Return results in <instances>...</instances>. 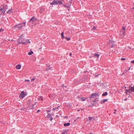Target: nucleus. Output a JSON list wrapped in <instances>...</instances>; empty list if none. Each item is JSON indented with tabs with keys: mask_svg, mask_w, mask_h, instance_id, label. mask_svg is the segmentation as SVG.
I'll list each match as a JSON object with an SVG mask.
<instances>
[{
	"mask_svg": "<svg viewBox=\"0 0 134 134\" xmlns=\"http://www.w3.org/2000/svg\"><path fill=\"white\" fill-rule=\"evenodd\" d=\"M6 9H3V11L2 12H4V13L6 11Z\"/></svg>",
	"mask_w": 134,
	"mask_h": 134,
	"instance_id": "a878e982",
	"label": "nucleus"
},
{
	"mask_svg": "<svg viewBox=\"0 0 134 134\" xmlns=\"http://www.w3.org/2000/svg\"><path fill=\"white\" fill-rule=\"evenodd\" d=\"M53 118L52 117H51L50 118L49 120L50 121H51L53 120Z\"/></svg>",
	"mask_w": 134,
	"mask_h": 134,
	"instance_id": "2f4dec72",
	"label": "nucleus"
},
{
	"mask_svg": "<svg viewBox=\"0 0 134 134\" xmlns=\"http://www.w3.org/2000/svg\"><path fill=\"white\" fill-rule=\"evenodd\" d=\"M78 98L79 99L80 98V97L79 96H78Z\"/></svg>",
	"mask_w": 134,
	"mask_h": 134,
	"instance_id": "49530a36",
	"label": "nucleus"
},
{
	"mask_svg": "<svg viewBox=\"0 0 134 134\" xmlns=\"http://www.w3.org/2000/svg\"><path fill=\"white\" fill-rule=\"evenodd\" d=\"M58 4V1L56 0H54L52 1L51 3H50L51 5H57Z\"/></svg>",
	"mask_w": 134,
	"mask_h": 134,
	"instance_id": "0eeeda50",
	"label": "nucleus"
},
{
	"mask_svg": "<svg viewBox=\"0 0 134 134\" xmlns=\"http://www.w3.org/2000/svg\"><path fill=\"white\" fill-rule=\"evenodd\" d=\"M108 43L111 45L110 47L111 48L113 47L115 45L114 42L111 41V40L109 41L108 42Z\"/></svg>",
	"mask_w": 134,
	"mask_h": 134,
	"instance_id": "20e7f679",
	"label": "nucleus"
},
{
	"mask_svg": "<svg viewBox=\"0 0 134 134\" xmlns=\"http://www.w3.org/2000/svg\"><path fill=\"white\" fill-rule=\"evenodd\" d=\"M88 119H89V120L90 121H91V120L92 119V117H89L88 118Z\"/></svg>",
	"mask_w": 134,
	"mask_h": 134,
	"instance_id": "b1692460",
	"label": "nucleus"
},
{
	"mask_svg": "<svg viewBox=\"0 0 134 134\" xmlns=\"http://www.w3.org/2000/svg\"><path fill=\"white\" fill-rule=\"evenodd\" d=\"M4 7V6L3 7L2 5H1V6L0 7V8H1L2 9H5Z\"/></svg>",
	"mask_w": 134,
	"mask_h": 134,
	"instance_id": "c85d7f7f",
	"label": "nucleus"
},
{
	"mask_svg": "<svg viewBox=\"0 0 134 134\" xmlns=\"http://www.w3.org/2000/svg\"><path fill=\"white\" fill-rule=\"evenodd\" d=\"M114 113H115V112H114Z\"/></svg>",
	"mask_w": 134,
	"mask_h": 134,
	"instance_id": "8fccbe9b",
	"label": "nucleus"
},
{
	"mask_svg": "<svg viewBox=\"0 0 134 134\" xmlns=\"http://www.w3.org/2000/svg\"><path fill=\"white\" fill-rule=\"evenodd\" d=\"M128 70H126V69L125 70V71H124V72H127Z\"/></svg>",
	"mask_w": 134,
	"mask_h": 134,
	"instance_id": "79ce46f5",
	"label": "nucleus"
},
{
	"mask_svg": "<svg viewBox=\"0 0 134 134\" xmlns=\"http://www.w3.org/2000/svg\"><path fill=\"white\" fill-rule=\"evenodd\" d=\"M64 33L63 32H62L61 34V36L62 38V39H63L64 38Z\"/></svg>",
	"mask_w": 134,
	"mask_h": 134,
	"instance_id": "a211bd4d",
	"label": "nucleus"
},
{
	"mask_svg": "<svg viewBox=\"0 0 134 134\" xmlns=\"http://www.w3.org/2000/svg\"><path fill=\"white\" fill-rule=\"evenodd\" d=\"M132 91L133 92H134V85L133 86V87L131 85L129 86V89L126 90V92L130 93Z\"/></svg>",
	"mask_w": 134,
	"mask_h": 134,
	"instance_id": "f257e3e1",
	"label": "nucleus"
},
{
	"mask_svg": "<svg viewBox=\"0 0 134 134\" xmlns=\"http://www.w3.org/2000/svg\"><path fill=\"white\" fill-rule=\"evenodd\" d=\"M18 26V24L16 25H15V26L14 27H13V28H14V27H17V26Z\"/></svg>",
	"mask_w": 134,
	"mask_h": 134,
	"instance_id": "cd10ccee",
	"label": "nucleus"
},
{
	"mask_svg": "<svg viewBox=\"0 0 134 134\" xmlns=\"http://www.w3.org/2000/svg\"><path fill=\"white\" fill-rule=\"evenodd\" d=\"M26 41H25V42H18V44H25L26 43Z\"/></svg>",
	"mask_w": 134,
	"mask_h": 134,
	"instance_id": "ddd939ff",
	"label": "nucleus"
},
{
	"mask_svg": "<svg viewBox=\"0 0 134 134\" xmlns=\"http://www.w3.org/2000/svg\"><path fill=\"white\" fill-rule=\"evenodd\" d=\"M13 10L12 8L9 9L8 11L7 12V13L8 14H10L12 13H13Z\"/></svg>",
	"mask_w": 134,
	"mask_h": 134,
	"instance_id": "9d476101",
	"label": "nucleus"
},
{
	"mask_svg": "<svg viewBox=\"0 0 134 134\" xmlns=\"http://www.w3.org/2000/svg\"><path fill=\"white\" fill-rule=\"evenodd\" d=\"M25 23L23 22V23L20 24H18V26H17V28L18 29H21V28L23 26V25L22 24H23L24 25V26H25Z\"/></svg>",
	"mask_w": 134,
	"mask_h": 134,
	"instance_id": "39448f33",
	"label": "nucleus"
},
{
	"mask_svg": "<svg viewBox=\"0 0 134 134\" xmlns=\"http://www.w3.org/2000/svg\"><path fill=\"white\" fill-rule=\"evenodd\" d=\"M107 92H105V93H103L102 94V95L103 96H105L107 95Z\"/></svg>",
	"mask_w": 134,
	"mask_h": 134,
	"instance_id": "aec40b11",
	"label": "nucleus"
},
{
	"mask_svg": "<svg viewBox=\"0 0 134 134\" xmlns=\"http://www.w3.org/2000/svg\"><path fill=\"white\" fill-rule=\"evenodd\" d=\"M3 31V29H2V28H1L0 30V32H1L2 31Z\"/></svg>",
	"mask_w": 134,
	"mask_h": 134,
	"instance_id": "f704fd0d",
	"label": "nucleus"
},
{
	"mask_svg": "<svg viewBox=\"0 0 134 134\" xmlns=\"http://www.w3.org/2000/svg\"><path fill=\"white\" fill-rule=\"evenodd\" d=\"M72 55L71 53H70V56H71Z\"/></svg>",
	"mask_w": 134,
	"mask_h": 134,
	"instance_id": "c03bdc74",
	"label": "nucleus"
},
{
	"mask_svg": "<svg viewBox=\"0 0 134 134\" xmlns=\"http://www.w3.org/2000/svg\"><path fill=\"white\" fill-rule=\"evenodd\" d=\"M93 29H96V27H93Z\"/></svg>",
	"mask_w": 134,
	"mask_h": 134,
	"instance_id": "e433bc0d",
	"label": "nucleus"
},
{
	"mask_svg": "<svg viewBox=\"0 0 134 134\" xmlns=\"http://www.w3.org/2000/svg\"><path fill=\"white\" fill-rule=\"evenodd\" d=\"M132 91L133 92H134V85L133 86V87L131 85L129 86V89L126 90V92L130 93Z\"/></svg>",
	"mask_w": 134,
	"mask_h": 134,
	"instance_id": "f03ea898",
	"label": "nucleus"
},
{
	"mask_svg": "<svg viewBox=\"0 0 134 134\" xmlns=\"http://www.w3.org/2000/svg\"><path fill=\"white\" fill-rule=\"evenodd\" d=\"M108 100L107 99H104L103 100V101L101 102V103H104L106 102H107Z\"/></svg>",
	"mask_w": 134,
	"mask_h": 134,
	"instance_id": "dca6fc26",
	"label": "nucleus"
},
{
	"mask_svg": "<svg viewBox=\"0 0 134 134\" xmlns=\"http://www.w3.org/2000/svg\"><path fill=\"white\" fill-rule=\"evenodd\" d=\"M130 69V68H129L128 69V70H129Z\"/></svg>",
	"mask_w": 134,
	"mask_h": 134,
	"instance_id": "a18cd8bd",
	"label": "nucleus"
},
{
	"mask_svg": "<svg viewBox=\"0 0 134 134\" xmlns=\"http://www.w3.org/2000/svg\"><path fill=\"white\" fill-rule=\"evenodd\" d=\"M35 78H32V79H31V80L32 81H34L35 80Z\"/></svg>",
	"mask_w": 134,
	"mask_h": 134,
	"instance_id": "c9c22d12",
	"label": "nucleus"
},
{
	"mask_svg": "<svg viewBox=\"0 0 134 134\" xmlns=\"http://www.w3.org/2000/svg\"><path fill=\"white\" fill-rule=\"evenodd\" d=\"M33 53V52L32 51H30L28 53V54L29 55H31Z\"/></svg>",
	"mask_w": 134,
	"mask_h": 134,
	"instance_id": "6ab92c4d",
	"label": "nucleus"
},
{
	"mask_svg": "<svg viewBox=\"0 0 134 134\" xmlns=\"http://www.w3.org/2000/svg\"><path fill=\"white\" fill-rule=\"evenodd\" d=\"M125 27H123V29L121 30L120 32V34L122 36H124L125 34Z\"/></svg>",
	"mask_w": 134,
	"mask_h": 134,
	"instance_id": "7ed1b4c3",
	"label": "nucleus"
},
{
	"mask_svg": "<svg viewBox=\"0 0 134 134\" xmlns=\"http://www.w3.org/2000/svg\"><path fill=\"white\" fill-rule=\"evenodd\" d=\"M6 9H3V11L2 12H4V13L6 11Z\"/></svg>",
	"mask_w": 134,
	"mask_h": 134,
	"instance_id": "393cba45",
	"label": "nucleus"
},
{
	"mask_svg": "<svg viewBox=\"0 0 134 134\" xmlns=\"http://www.w3.org/2000/svg\"><path fill=\"white\" fill-rule=\"evenodd\" d=\"M94 103H93H93H92V105H94Z\"/></svg>",
	"mask_w": 134,
	"mask_h": 134,
	"instance_id": "4c0bfd02",
	"label": "nucleus"
},
{
	"mask_svg": "<svg viewBox=\"0 0 134 134\" xmlns=\"http://www.w3.org/2000/svg\"><path fill=\"white\" fill-rule=\"evenodd\" d=\"M86 98H81V100L82 101H84L85 100Z\"/></svg>",
	"mask_w": 134,
	"mask_h": 134,
	"instance_id": "4be33fe9",
	"label": "nucleus"
},
{
	"mask_svg": "<svg viewBox=\"0 0 134 134\" xmlns=\"http://www.w3.org/2000/svg\"><path fill=\"white\" fill-rule=\"evenodd\" d=\"M25 94L24 91H22L21 92V93L20 94L19 97L21 99H22L25 96Z\"/></svg>",
	"mask_w": 134,
	"mask_h": 134,
	"instance_id": "423d86ee",
	"label": "nucleus"
},
{
	"mask_svg": "<svg viewBox=\"0 0 134 134\" xmlns=\"http://www.w3.org/2000/svg\"><path fill=\"white\" fill-rule=\"evenodd\" d=\"M62 86L63 87H66V86H65L64 84H63L62 85Z\"/></svg>",
	"mask_w": 134,
	"mask_h": 134,
	"instance_id": "a19ab883",
	"label": "nucleus"
},
{
	"mask_svg": "<svg viewBox=\"0 0 134 134\" xmlns=\"http://www.w3.org/2000/svg\"><path fill=\"white\" fill-rule=\"evenodd\" d=\"M58 4H62L63 5L65 6H66V5H64L62 3V2H61L60 1L58 0Z\"/></svg>",
	"mask_w": 134,
	"mask_h": 134,
	"instance_id": "f3484780",
	"label": "nucleus"
},
{
	"mask_svg": "<svg viewBox=\"0 0 134 134\" xmlns=\"http://www.w3.org/2000/svg\"><path fill=\"white\" fill-rule=\"evenodd\" d=\"M25 81H28V82H29V81H30L29 80H25Z\"/></svg>",
	"mask_w": 134,
	"mask_h": 134,
	"instance_id": "58836bf2",
	"label": "nucleus"
},
{
	"mask_svg": "<svg viewBox=\"0 0 134 134\" xmlns=\"http://www.w3.org/2000/svg\"><path fill=\"white\" fill-rule=\"evenodd\" d=\"M33 108H31V109H33Z\"/></svg>",
	"mask_w": 134,
	"mask_h": 134,
	"instance_id": "5fc2aeb1",
	"label": "nucleus"
},
{
	"mask_svg": "<svg viewBox=\"0 0 134 134\" xmlns=\"http://www.w3.org/2000/svg\"><path fill=\"white\" fill-rule=\"evenodd\" d=\"M79 111V110H78V111Z\"/></svg>",
	"mask_w": 134,
	"mask_h": 134,
	"instance_id": "4d7b16f0",
	"label": "nucleus"
},
{
	"mask_svg": "<svg viewBox=\"0 0 134 134\" xmlns=\"http://www.w3.org/2000/svg\"><path fill=\"white\" fill-rule=\"evenodd\" d=\"M21 67V65H20V64L16 66V68L18 69H20Z\"/></svg>",
	"mask_w": 134,
	"mask_h": 134,
	"instance_id": "f8f14e48",
	"label": "nucleus"
},
{
	"mask_svg": "<svg viewBox=\"0 0 134 134\" xmlns=\"http://www.w3.org/2000/svg\"><path fill=\"white\" fill-rule=\"evenodd\" d=\"M125 88H126V87H125Z\"/></svg>",
	"mask_w": 134,
	"mask_h": 134,
	"instance_id": "603ef678",
	"label": "nucleus"
},
{
	"mask_svg": "<svg viewBox=\"0 0 134 134\" xmlns=\"http://www.w3.org/2000/svg\"><path fill=\"white\" fill-rule=\"evenodd\" d=\"M2 13H1V15H2Z\"/></svg>",
	"mask_w": 134,
	"mask_h": 134,
	"instance_id": "864d4df0",
	"label": "nucleus"
},
{
	"mask_svg": "<svg viewBox=\"0 0 134 134\" xmlns=\"http://www.w3.org/2000/svg\"><path fill=\"white\" fill-rule=\"evenodd\" d=\"M40 111V110H38L37 111V113H38Z\"/></svg>",
	"mask_w": 134,
	"mask_h": 134,
	"instance_id": "ea45409f",
	"label": "nucleus"
},
{
	"mask_svg": "<svg viewBox=\"0 0 134 134\" xmlns=\"http://www.w3.org/2000/svg\"><path fill=\"white\" fill-rule=\"evenodd\" d=\"M67 133L66 132H63L62 134H67Z\"/></svg>",
	"mask_w": 134,
	"mask_h": 134,
	"instance_id": "c756f323",
	"label": "nucleus"
},
{
	"mask_svg": "<svg viewBox=\"0 0 134 134\" xmlns=\"http://www.w3.org/2000/svg\"><path fill=\"white\" fill-rule=\"evenodd\" d=\"M96 101V100H93V103H94L95 102V101Z\"/></svg>",
	"mask_w": 134,
	"mask_h": 134,
	"instance_id": "37998d69",
	"label": "nucleus"
},
{
	"mask_svg": "<svg viewBox=\"0 0 134 134\" xmlns=\"http://www.w3.org/2000/svg\"><path fill=\"white\" fill-rule=\"evenodd\" d=\"M115 111H116V110H115Z\"/></svg>",
	"mask_w": 134,
	"mask_h": 134,
	"instance_id": "3c124183",
	"label": "nucleus"
},
{
	"mask_svg": "<svg viewBox=\"0 0 134 134\" xmlns=\"http://www.w3.org/2000/svg\"><path fill=\"white\" fill-rule=\"evenodd\" d=\"M65 38L68 41H69L70 40V38L68 37H65Z\"/></svg>",
	"mask_w": 134,
	"mask_h": 134,
	"instance_id": "5701e85b",
	"label": "nucleus"
},
{
	"mask_svg": "<svg viewBox=\"0 0 134 134\" xmlns=\"http://www.w3.org/2000/svg\"><path fill=\"white\" fill-rule=\"evenodd\" d=\"M46 66L47 67V68H46V69L47 70H50L51 68H52V67H50V65L49 64H47L46 65Z\"/></svg>",
	"mask_w": 134,
	"mask_h": 134,
	"instance_id": "9b49d317",
	"label": "nucleus"
},
{
	"mask_svg": "<svg viewBox=\"0 0 134 134\" xmlns=\"http://www.w3.org/2000/svg\"><path fill=\"white\" fill-rule=\"evenodd\" d=\"M126 59L125 58H122L121 59V60H124Z\"/></svg>",
	"mask_w": 134,
	"mask_h": 134,
	"instance_id": "7c9ffc66",
	"label": "nucleus"
},
{
	"mask_svg": "<svg viewBox=\"0 0 134 134\" xmlns=\"http://www.w3.org/2000/svg\"><path fill=\"white\" fill-rule=\"evenodd\" d=\"M40 99H41L42 100H43V97L42 96L40 97Z\"/></svg>",
	"mask_w": 134,
	"mask_h": 134,
	"instance_id": "bb28decb",
	"label": "nucleus"
},
{
	"mask_svg": "<svg viewBox=\"0 0 134 134\" xmlns=\"http://www.w3.org/2000/svg\"><path fill=\"white\" fill-rule=\"evenodd\" d=\"M92 133H90V134H92Z\"/></svg>",
	"mask_w": 134,
	"mask_h": 134,
	"instance_id": "09e8293b",
	"label": "nucleus"
},
{
	"mask_svg": "<svg viewBox=\"0 0 134 134\" xmlns=\"http://www.w3.org/2000/svg\"><path fill=\"white\" fill-rule=\"evenodd\" d=\"M98 96V94L97 93H93L92 94L91 96L90 97V98H94Z\"/></svg>",
	"mask_w": 134,
	"mask_h": 134,
	"instance_id": "6e6552de",
	"label": "nucleus"
},
{
	"mask_svg": "<svg viewBox=\"0 0 134 134\" xmlns=\"http://www.w3.org/2000/svg\"><path fill=\"white\" fill-rule=\"evenodd\" d=\"M99 56V55L98 54H94V55H93V57H98Z\"/></svg>",
	"mask_w": 134,
	"mask_h": 134,
	"instance_id": "2eb2a0df",
	"label": "nucleus"
},
{
	"mask_svg": "<svg viewBox=\"0 0 134 134\" xmlns=\"http://www.w3.org/2000/svg\"><path fill=\"white\" fill-rule=\"evenodd\" d=\"M58 107H57V108H53V109H52V110L54 111V110H55L56 111H57L58 110Z\"/></svg>",
	"mask_w": 134,
	"mask_h": 134,
	"instance_id": "412c9836",
	"label": "nucleus"
},
{
	"mask_svg": "<svg viewBox=\"0 0 134 134\" xmlns=\"http://www.w3.org/2000/svg\"><path fill=\"white\" fill-rule=\"evenodd\" d=\"M70 125V123L69 122H68L67 123H64V125L65 126H69Z\"/></svg>",
	"mask_w": 134,
	"mask_h": 134,
	"instance_id": "4468645a",
	"label": "nucleus"
},
{
	"mask_svg": "<svg viewBox=\"0 0 134 134\" xmlns=\"http://www.w3.org/2000/svg\"><path fill=\"white\" fill-rule=\"evenodd\" d=\"M3 9H2V8H1L0 9V12H2Z\"/></svg>",
	"mask_w": 134,
	"mask_h": 134,
	"instance_id": "72a5a7b5",
	"label": "nucleus"
},
{
	"mask_svg": "<svg viewBox=\"0 0 134 134\" xmlns=\"http://www.w3.org/2000/svg\"><path fill=\"white\" fill-rule=\"evenodd\" d=\"M37 20V19L35 17H32L30 20L29 22L32 21V22H35Z\"/></svg>",
	"mask_w": 134,
	"mask_h": 134,
	"instance_id": "1a4fd4ad",
	"label": "nucleus"
},
{
	"mask_svg": "<svg viewBox=\"0 0 134 134\" xmlns=\"http://www.w3.org/2000/svg\"><path fill=\"white\" fill-rule=\"evenodd\" d=\"M40 13H42V11H41H41H40Z\"/></svg>",
	"mask_w": 134,
	"mask_h": 134,
	"instance_id": "de8ad7c7",
	"label": "nucleus"
},
{
	"mask_svg": "<svg viewBox=\"0 0 134 134\" xmlns=\"http://www.w3.org/2000/svg\"><path fill=\"white\" fill-rule=\"evenodd\" d=\"M126 100V99H125V100Z\"/></svg>",
	"mask_w": 134,
	"mask_h": 134,
	"instance_id": "6e6d98bb",
	"label": "nucleus"
},
{
	"mask_svg": "<svg viewBox=\"0 0 134 134\" xmlns=\"http://www.w3.org/2000/svg\"><path fill=\"white\" fill-rule=\"evenodd\" d=\"M131 62L132 63L134 64V60H133L131 61Z\"/></svg>",
	"mask_w": 134,
	"mask_h": 134,
	"instance_id": "473e14b6",
	"label": "nucleus"
}]
</instances>
